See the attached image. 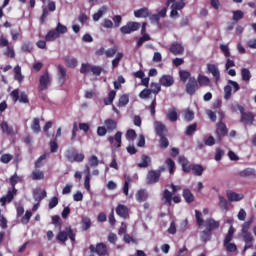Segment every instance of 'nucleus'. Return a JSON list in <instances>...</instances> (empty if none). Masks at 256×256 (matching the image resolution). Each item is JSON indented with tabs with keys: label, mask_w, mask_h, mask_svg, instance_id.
I'll list each match as a JSON object with an SVG mask.
<instances>
[{
	"label": "nucleus",
	"mask_w": 256,
	"mask_h": 256,
	"mask_svg": "<svg viewBox=\"0 0 256 256\" xmlns=\"http://www.w3.org/2000/svg\"><path fill=\"white\" fill-rule=\"evenodd\" d=\"M178 163L181 165L184 173H191L192 171L193 175L196 177H201L203 171H205V168L200 164H189V160H187L185 156H179Z\"/></svg>",
	"instance_id": "obj_1"
},
{
	"label": "nucleus",
	"mask_w": 256,
	"mask_h": 256,
	"mask_svg": "<svg viewBox=\"0 0 256 256\" xmlns=\"http://www.w3.org/2000/svg\"><path fill=\"white\" fill-rule=\"evenodd\" d=\"M146 41H151V36L149 34H142V37L137 41V47H141Z\"/></svg>",
	"instance_id": "obj_59"
},
{
	"label": "nucleus",
	"mask_w": 256,
	"mask_h": 256,
	"mask_svg": "<svg viewBox=\"0 0 256 256\" xmlns=\"http://www.w3.org/2000/svg\"><path fill=\"white\" fill-rule=\"evenodd\" d=\"M59 81L65 83L67 81V70L62 65H58Z\"/></svg>",
	"instance_id": "obj_39"
},
{
	"label": "nucleus",
	"mask_w": 256,
	"mask_h": 256,
	"mask_svg": "<svg viewBox=\"0 0 256 256\" xmlns=\"http://www.w3.org/2000/svg\"><path fill=\"white\" fill-rule=\"evenodd\" d=\"M88 163H89L90 167H98L99 166V158H97L96 155H92L88 159Z\"/></svg>",
	"instance_id": "obj_62"
},
{
	"label": "nucleus",
	"mask_w": 256,
	"mask_h": 256,
	"mask_svg": "<svg viewBox=\"0 0 256 256\" xmlns=\"http://www.w3.org/2000/svg\"><path fill=\"white\" fill-rule=\"evenodd\" d=\"M223 247H225L226 251L228 253H235L237 251V244L236 243H228V244H223Z\"/></svg>",
	"instance_id": "obj_54"
},
{
	"label": "nucleus",
	"mask_w": 256,
	"mask_h": 256,
	"mask_svg": "<svg viewBox=\"0 0 256 256\" xmlns=\"http://www.w3.org/2000/svg\"><path fill=\"white\" fill-rule=\"evenodd\" d=\"M162 87H171L175 84V79L171 75H163L159 80Z\"/></svg>",
	"instance_id": "obj_19"
},
{
	"label": "nucleus",
	"mask_w": 256,
	"mask_h": 256,
	"mask_svg": "<svg viewBox=\"0 0 256 256\" xmlns=\"http://www.w3.org/2000/svg\"><path fill=\"white\" fill-rule=\"evenodd\" d=\"M199 91V83L197 82V79L193 76L189 78L187 84H186V93L188 95H195Z\"/></svg>",
	"instance_id": "obj_11"
},
{
	"label": "nucleus",
	"mask_w": 256,
	"mask_h": 256,
	"mask_svg": "<svg viewBox=\"0 0 256 256\" xmlns=\"http://www.w3.org/2000/svg\"><path fill=\"white\" fill-rule=\"evenodd\" d=\"M75 232L73 231V228H71V226H67L65 228V231H60L57 236L56 239L57 241H60V243H65L67 241V239H70V241L72 243H75Z\"/></svg>",
	"instance_id": "obj_2"
},
{
	"label": "nucleus",
	"mask_w": 256,
	"mask_h": 256,
	"mask_svg": "<svg viewBox=\"0 0 256 256\" xmlns=\"http://www.w3.org/2000/svg\"><path fill=\"white\" fill-rule=\"evenodd\" d=\"M151 90L149 88H145L143 89L140 93H139V98L140 99H149L151 97Z\"/></svg>",
	"instance_id": "obj_57"
},
{
	"label": "nucleus",
	"mask_w": 256,
	"mask_h": 256,
	"mask_svg": "<svg viewBox=\"0 0 256 256\" xmlns=\"http://www.w3.org/2000/svg\"><path fill=\"white\" fill-rule=\"evenodd\" d=\"M166 117L168 120L171 121V123H175V121H177V119H179L177 110H175V108H171L170 110H168Z\"/></svg>",
	"instance_id": "obj_38"
},
{
	"label": "nucleus",
	"mask_w": 256,
	"mask_h": 256,
	"mask_svg": "<svg viewBox=\"0 0 256 256\" xmlns=\"http://www.w3.org/2000/svg\"><path fill=\"white\" fill-rule=\"evenodd\" d=\"M242 81L249 83L251 81V71L248 68L241 69Z\"/></svg>",
	"instance_id": "obj_43"
},
{
	"label": "nucleus",
	"mask_w": 256,
	"mask_h": 256,
	"mask_svg": "<svg viewBox=\"0 0 256 256\" xmlns=\"http://www.w3.org/2000/svg\"><path fill=\"white\" fill-rule=\"evenodd\" d=\"M163 199H165V203L171 207L172 203H181V197L179 196H174L169 189H165L163 192Z\"/></svg>",
	"instance_id": "obj_13"
},
{
	"label": "nucleus",
	"mask_w": 256,
	"mask_h": 256,
	"mask_svg": "<svg viewBox=\"0 0 256 256\" xmlns=\"http://www.w3.org/2000/svg\"><path fill=\"white\" fill-rule=\"evenodd\" d=\"M122 135H123V133H121V131H118V132H116L114 137L109 136L108 141H109L110 145H113L116 142V144H115L116 149H118V147H121V143H122L121 137H122Z\"/></svg>",
	"instance_id": "obj_21"
},
{
	"label": "nucleus",
	"mask_w": 256,
	"mask_h": 256,
	"mask_svg": "<svg viewBox=\"0 0 256 256\" xmlns=\"http://www.w3.org/2000/svg\"><path fill=\"white\" fill-rule=\"evenodd\" d=\"M239 176L243 178L256 177V171L253 168H246L239 172Z\"/></svg>",
	"instance_id": "obj_32"
},
{
	"label": "nucleus",
	"mask_w": 256,
	"mask_h": 256,
	"mask_svg": "<svg viewBox=\"0 0 256 256\" xmlns=\"http://www.w3.org/2000/svg\"><path fill=\"white\" fill-rule=\"evenodd\" d=\"M20 181H21V178L17 175V173H15L14 175H12L10 177L9 183H10L12 189H14V193H17L15 185H17V183H19Z\"/></svg>",
	"instance_id": "obj_44"
},
{
	"label": "nucleus",
	"mask_w": 256,
	"mask_h": 256,
	"mask_svg": "<svg viewBox=\"0 0 256 256\" xmlns=\"http://www.w3.org/2000/svg\"><path fill=\"white\" fill-rule=\"evenodd\" d=\"M116 214L118 217H121V219H129V207H127L125 204H118L116 209Z\"/></svg>",
	"instance_id": "obj_15"
},
{
	"label": "nucleus",
	"mask_w": 256,
	"mask_h": 256,
	"mask_svg": "<svg viewBox=\"0 0 256 256\" xmlns=\"http://www.w3.org/2000/svg\"><path fill=\"white\" fill-rule=\"evenodd\" d=\"M242 239L245 243L242 253H247L248 249H253V241H255V238L253 237V234H247L243 235Z\"/></svg>",
	"instance_id": "obj_16"
},
{
	"label": "nucleus",
	"mask_w": 256,
	"mask_h": 256,
	"mask_svg": "<svg viewBox=\"0 0 256 256\" xmlns=\"http://www.w3.org/2000/svg\"><path fill=\"white\" fill-rule=\"evenodd\" d=\"M200 239L204 243H207V241H211V231H209V230L202 231Z\"/></svg>",
	"instance_id": "obj_53"
},
{
	"label": "nucleus",
	"mask_w": 256,
	"mask_h": 256,
	"mask_svg": "<svg viewBox=\"0 0 256 256\" xmlns=\"http://www.w3.org/2000/svg\"><path fill=\"white\" fill-rule=\"evenodd\" d=\"M165 164L169 169L170 175H173V173H175V161H173V159L171 158H167Z\"/></svg>",
	"instance_id": "obj_52"
},
{
	"label": "nucleus",
	"mask_w": 256,
	"mask_h": 256,
	"mask_svg": "<svg viewBox=\"0 0 256 256\" xmlns=\"http://www.w3.org/2000/svg\"><path fill=\"white\" fill-rule=\"evenodd\" d=\"M208 73L214 77V81L217 85L219 81H221V72L219 71V67L215 64H207Z\"/></svg>",
	"instance_id": "obj_14"
},
{
	"label": "nucleus",
	"mask_w": 256,
	"mask_h": 256,
	"mask_svg": "<svg viewBox=\"0 0 256 256\" xmlns=\"http://www.w3.org/2000/svg\"><path fill=\"white\" fill-rule=\"evenodd\" d=\"M245 17V13L241 10L233 11V21H241Z\"/></svg>",
	"instance_id": "obj_61"
},
{
	"label": "nucleus",
	"mask_w": 256,
	"mask_h": 256,
	"mask_svg": "<svg viewBox=\"0 0 256 256\" xmlns=\"http://www.w3.org/2000/svg\"><path fill=\"white\" fill-rule=\"evenodd\" d=\"M251 223H253V220H248L243 223L242 225V236L243 235H252L251 232H249V229H251Z\"/></svg>",
	"instance_id": "obj_45"
},
{
	"label": "nucleus",
	"mask_w": 256,
	"mask_h": 256,
	"mask_svg": "<svg viewBox=\"0 0 256 256\" xmlns=\"http://www.w3.org/2000/svg\"><path fill=\"white\" fill-rule=\"evenodd\" d=\"M121 59H123V53L119 52L117 53L115 59L112 60L113 69H116V67H119V63L121 62Z\"/></svg>",
	"instance_id": "obj_55"
},
{
	"label": "nucleus",
	"mask_w": 256,
	"mask_h": 256,
	"mask_svg": "<svg viewBox=\"0 0 256 256\" xmlns=\"http://www.w3.org/2000/svg\"><path fill=\"white\" fill-rule=\"evenodd\" d=\"M58 35H63L67 31V26L61 24V22H58L56 29H54Z\"/></svg>",
	"instance_id": "obj_60"
},
{
	"label": "nucleus",
	"mask_w": 256,
	"mask_h": 256,
	"mask_svg": "<svg viewBox=\"0 0 256 256\" xmlns=\"http://www.w3.org/2000/svg\"><path fill=\"white\" fill-rule=\"evenodd\" d=\"M196 223L198 227H203L205 220L203 219V213L199 210H195Z\"/></svg>",
	"instance_id": "obj_47"
},
{
	"label": "nucleus",
	"mask_w": 256,
	"mask_h": 256,
	"mask_svg": "<svg viewBox=\"0 0 256 256\" xmlns=\"http://www.w3.org/2000/svg\"><path fill=\"white\" fill-rule=\"evenodd\" d=\"M237 107L241 113V123L244 125H253V121H255V114H253V112H245V108L241 105H237Z\"/></svg>",
	"instance_id": "obj_7"
},
{
	"label": "nucleus",
	"mask_w": 256,
	"mask_h": 256,
	"mask_svg": "<svg viewBox=\"0 0 256 256\" xmlns=\"http://www.w3.org/2000/svg\"><path fill=\"white\" fill-rule=\"evenodd\" d=\"M235 235V228L233 226H230L228 233L226 234L223 245H226L228 243H231L233 241V237Z\"/></svg>",
	"instance_id": "obj_35"
},
{
	"label": "nucleus",
	"mask_w": 256,
	"mask_h": 256,
	"mask_svg": "<svg viewBox=\"0 0 256 256\" xmlns=\"http://www.w3.org/2000/svg\"><path fill=\"white\" fill-rule=\"evenodd\" d=\"M89 229H91V218L84 216L81 219V230L89 231Z\"/></svg>",
	"instance_id": "obj_33"
},
{
	"label": "nucleus",
	"mask_w": 256,
	"mask_h": 256,
	"mask_svg": "<svg viewBox=\"0 0 256 256\" xmlns=\"http://www.w3.org/2000/svg\"><path fill=\"white\" fill-rule=\"evenodd\" d=\"M61 35L56 30H50L45 36V41L53 42L56 41V39H59Z\"/></svg>",
	"instance_id": "obj_31"
},
{
	"label": "nucleus",
	"mask_w": 256,
	"mask_h": 256,
	"mask_svg": "<svg viewBox=\"0 0 256 256\" xmlns=\"http://www.w3.org/2000/svg\"><path fill=\"white\" fill-rule=\"evenodd\" d=\"M116 96H117V92L115 90H111L108 93V97L104 98V105H112L113 101H115Z\"/></svg>",
	"instance_id": "obj_41"
},
{
	"label": "nucleus",
	"mask_w": 256,
	"mask_h": 256,
	"mask_svg": "<svg viewBox=\"0 0 256 256\" xmlns=\"http://www.w3.org/2000/svg\"><path fill=\"white\" fill-rule=\"evenodd\" d=\"M241 89V86H239V83L233 80H228V84L224 87V99L226 101H229L232 97V91L233 93H237Z\"/></svg>",
	"instance_id": "obj_5"
},
{
	"label": "nucleus",
	"mask_w": 256,
	"mask_h": 256,
	"mask_svg": "<svg viewBox=\"0 0 256 256\" xmlns=\"http://www.w3.org/2000/svg\"><path fill=\"white\" fill-rule=\"evenodd\" d=\"M65 157L69 163H82V161H85V154L78 153L77 149L75 148L68 150Z\"/></svg>",
	"instance_id": "obj_4"
},
{
	"label": "nucleus",
	"mask_w": 256,
	"mask_h": 256,
	"mask_svg": "<svg viewBox=\"0 0 256 256\" xmlns=\"http://www.w3.org/2000/svg\"><path fill=\"white\" fill-rule=\"evenodd\" d=\"M196 81L200 85V87H209V85H211V79H209V77L202 74L198 75Z\"/></svg>",
	"instance_id": "obj_28"
},
{
	"label": "nucleus",
	"mask_w": 256,
	"mask_h": 256,
	"mask_svg": "<svg viewBox=\"0 0 256 256\" xmlns=\"http://www.w3.org/2000/svg\"><path fill=\"white\" fill-rule=\"evenodd\" d=\"M150 91L154 95H159V93H161V84L152 82L150 84Z\"/></svg>",
	"instance_id": "obj_49"
},
{
	"label": "nucleus",
	"mask_w": 256,
	"mask_h": 256,
	"mask_svg": "<svg viewBox=\"0 0 256 256\" xmlns=\"http://www.w3.org/2000/svg\"><path fill=\"white\" fill-rule=\"evenodd\" d=\"M141 29V23L139 22H128L126 25L120 28L122 35H129L135 31H139Z\"/></svg>",
	"instance_id": "obj_9"
},
{
	"label": "nucleus",
	"mask_w": 256,
	"mask_h": 256,
	"mask_svg": "<svg viewBox=\"0 0 256 256\" xmlns=\"http://www.w3.org/2000/svg\"><path fill=\"white\" fill-rule=\"evenodd\" d=\"M163 171H165V168H160L159 170H149L146 175V184L155 185V183H159L161 173H163Z\"/></svg>",
	"instance_id": "obj_3"
},
{
	"label": "nucleus",
	"mask_w": 256,
	"mask_h": 256,
	"mask_svg": "<svg viewBox=\"0 0 256 256\" xmlns=\"http://www.w3.org/2000/svg\"><path fill=\"white\" fill-rule=\"evenodd\" d=\"M160 147L161 149H167V147H169V139H167V137L164 136H160Z\"/></svg>",
	"instance_id": "obj_64"
},
{
	"label": "nucleus",
	"mask_w": 256,
	"mask_h": 256,
	"mask_svg": "<svg viewBox=\"0 0 256 256\" xmlns=\"http://www.w3.org/2000/svg\"><path fill=\"white\" fill-rule=\"evenodd\" d=\"M33 197L35 201L41 203L45 197H47V191L43 190L41 193L39 191L34 192Z\"/></svg>",
	"instance_id": "obj_46"
},
{
	"label": "nucleus",
	"mask_w": 256,
	"mask_h": 256,
	"mask_svg": "<svg viewBox=\"0 0 256 256\" xmlns=\"http://www.w3.org/2000/svg\"><path fill=\"white\" fill-rule=\"evenodd\" d=\"M0 127L2 129V132L6 133V135H13V128L9 126V123L7 121H2Z\"/></svg>",
	"instance_id": "obj_42"
},
{
	"label": "nucleus",
	"mask_w": 256,
	"mask_h": 256,
	"mask_svg": "<svg viewBox=\"0 0 256 256\" xmlns=\"http://www.w3.org/2000/svg\"><path fill=\"white\" fill-rule=\"evenodd\" d=\"M195 131H197V123H194V124H191V125L187 126L186 130H185V133H186V135L191 137V135H193V133H195Z\"/></svg>",
	"instance_id": "obj_56"
},
{
	"label": "nucleus",
	"mask_w": 256,
	"mask_h": 256,
	"mask_svg": "<svg viewBox=\"0 0 256 256\" xmlns=\"http://www.w3.org/2000/svg\"><path fill=\"white\" fill-rule=\"evenodd\" d=\"M45 159H47V153H44L35 161V169H41V167H43V161H45Z\"/></svg>",
	"instance_id": "obj_51"
},
{
	"label": "nucleus",
	"mask_w": 256,
	"mask_h": 256,
	"mask_svg": "<svg viewBox=\"0 0 256 256\" xmlns=\"http://www.w3.org/2000/svg\"><path fill=\"white\" fill-rule=\"evenodd\" d=\"M64 63L69 67V69H75L79 62L74 57H66L64 58Z\"/></svg>",
	"instance_id": "obj_37"
},
{
	"label": "nucleus",
	"mask_w": 256,
	"mask_h": 256,
	"mask_svg": "<svg viewBox=\"0 0 256 256\" xmlns=\"http://www.w3.org/2000/svg\"><path fill=\"white\" fill-rule=\"evenodd\" d=\"M179 75L182 83H187V80L189 81V79L191 78V73L189 71L180 70Z\"/></svg>",
	"instance_id": "obj_50"
},
{
	"label": "nucleus",
	"mask_w": 256,
	"mask_h": 256,
	"mask_svg": "<svg viewBox=\"0 0 256 256\" xmlns=\"http://www.w3.org/2000/svg\"><path fill=\"white\" fill-rule=\"evenodd\" d=\"M53 81V78L49 74L48 71H46L43 75L39 78V91H46V89H49V85H51V82Z\"/></svg>",
	"instance_id": "obj_8"
},
{
	"label": "nucleus",
	"mask_w": 256,
	"mask_h": 256,
	"mask_svg": "<svg viewBox=\"0 0 256 256\" xmlns=\"http://www.w3.org/2000/svg\"><path fill=\"white\" fill-rule=\"evenodd\" d=\"M149 199V193H147V190L145 189H140L136 192V201L138 203H143Z\"/></svg>",
	"instance_id": "obj_24"
},
{
	"label": "nucleus",
	"mask_w": 256,
	"mask_h": 256,
	"mask_svg": "<svg viewBox=\"0 0 256 256\" xmlns=\"http://www.w3.org/2000/svg\"><path fill=\"white\" fill-rule=\"evenodd\" d=\"M206 231H215V229H219L221 223L213 218H208L205 220Z\"/></svg>",
	"instance_id": "obj_17"
},
{
	"label": "nucleus",
	"mask_w": 256,
	"mask_h": 256,
	"mask_svg": "<svg viewBox=\"0 0 256 256\" xmlns=\"http://www.w3.org/2000/svg\"><path fill=\"white\" fill-rule=\"evenodd\" d=\"M91 68H92L91 64L82 63L80 68V73H82V75H87V73L91 71Z\"/></svg>",
	"instance_id": "obj_63"
},
{
	"label": "nucleus",
	"mask_w": 256,
	"mask_h": 256,
	"mask_svg": "<svg viewBox=\"0 0 256 256\" xmlns=\"http://www.w3.org/2000/svg\"><path fill=\"white\" fill-rule=\"evenodd\" d=\"M30 179L32 181H43L45 179V172L39 168H35L30 174Z\"/></svg>",
	"instance_id": "obj_20"
},
{
	"label": "nucleus",
	"mask_w": 256,
	"mask_h": 256,
	"mask_svg": "<svg viewBox=\"0 0 256 256\" xmlns=\"http://www.w3.org/2000/svg\"><path fill=\"white\" fill-rule=\"evenodd\" d=\"M170 53L173 55H183L185 48L181 44H172L169 49Z\"/></svg>",
	"instance_id": "obj_25"
},
{
	"label": "nucleus",
	"mask_w": 256,
	"mask_h": 256,
	"mask_svg": "<svg viewBox=\"0 0 256 256\" xmlns=\"http://www.w3.org/2000/svg\"><path fill=\"white\" fill-rule=\"evenodd\" d=\"M226 196L228 201L231 202L243 201V199H245V196L243 194H238L236 192H233V190H228L226 192Z\"/></svg>",
	"instance_id": "obj_18"
},
{
	"label": "nucleus",
	"mask_w": 256,
	"mask_h": 256,
	"mask_svg": "<svg viewBox=\"0 0 256 256\" xmlns=\"http://www.w3.org/2000/svg\"><path fill=\"white\" fill-rule=\"evenodd\" d=\"M10 97L12 98L14 103H17V101H19V103H24V105L29 104V96L25 91L20 92L19 89H14L10 93Z\"/></svg>",
	"instance_id": "obj_6"
},
{
	"label": "nucleus",
	"mask_w": 256,
	"mask_h": 256,
	"mask_svg": "<svg viewBox=\"0 0 256 256\" xmlns=\"http://www.w3.org/2000/svg\"><path fill=\"white\" fill-rule=\"evenodd\" d=\"M218 199V207H220L221 211H229V201L223 196H219Z\"/></svg>",
	"instance_id": "obj_34"
},
{
	"label": "nucleus",
	"mask_w": 256,
	"mask_h": 256,
	"mask_svg": "<svg viewBox=\"0 0 256 256\" xmlns=\"http://www.w3.org/2000/svg\"><path fill=\"white\" fill-rule=\"evenodd\" d=\"M155 132L158 135V137H163L165 136V133H167V127H165V124H163L162 122H156Z\"/></svg>",
	"instance_id": "obj_27"
},
{
	"label": "nucleus",
	"mask_w": 256,
	"mask_h": 256,
	"mask_svg": "<svg viewBox=\"0 0 256 256\" xmlns=\"http://www.w3.org/2000/svg\"><path fill=\"white\" fill-rule=\"evenodd\" d=\"M89 250L91 253H97L98 256H109L107 245H105V243H98L96 246L91 244Z\"/></svg>",
	"instance_id": "obj_10"
},
{
	"label": "nucleus",
	"mask_w": 256,
	"mask_h": 256,
	"mask_svg": "<svg viewBox=\"0 0 256 256\" xmlns=\"http://www.w3.org/2000/svg\"><path fill=\"white\" fill-rule=\"evenodd\" d=\"M182 197L188 204L193 203V201H195V195H193V192H191L189 188L183 190Z\"/></svg>",
	"instance_id": "obj_29"
},
{
	"label": "nucleus",
	"mask_w": 256,
	"mask_h": 256,
	"mask_svg": "<svg viewBox=\"0 0 256 256\" xmlns=\"http://www.w3.org/2000/svg\"><path fill=\"white\" fill-rule=\"evenodd\" d=\"M149 16V8H140L136 11H134V17L147 19Z\"/></svg>",
	"instance_id": "obj_30"
},
{
	"label": "nucleus",
	"mask_w": 256,
	"mask_h": 256,
	"mask_svg": "<svg viewBox=\"0 0 256 256\" xmlns=\"http://www.w3.org/2000/svg\"><path fill=\"white\" fill-rule=\"evenodd\" d=\"M21 51H23V53H31V51H33L31 42H24L21 46Z\"/></svg>",
	"instance_id": "obj_58"
},
{
	"label": "nucleus",
	"mask_w": 256,
	"mask_h": 256,
	"mask_svg": "<svg viewBox=\"0 0 256 256\" xmlns=\"http://www.w3.org/2000/svg\"><path fill=\"white\" fill-rule=\"evenodd\" d=\"M15 195H17V192H15L14 189L9 190L6 194V196H3L0 198V203L2 205H5L6 203H11V201H13V199H15Z\"/></svg>",
	"instance_id": "obj_22"
},
{
	"label": "nucleus",
	"mask_w": 256,
	"mask_h": 256,
	"mask_svg": "<svg viewBox=\"0 0 256 256\" xmlns=\"http://www.w3.org/2000/svg\"><path fill=\"white\" fill-rule=\"evenodd\" d=\"M31 129L33 133L39 134L41 133V124L39 118H34L31 123Z\"/></svg>",
	"instance_id": "obj_40"
},
{
	"label": "nucleus",
	"mask_w": 256,
	"mask_h": 256,
	"mask_svg": "<svg viewBox=\"0 0 256 256\" xmlns=\"http://www.w3.org/2000/svg\"><path fill=\"white\" fill-rule=\"evenodd\" d=\"M229 130L227 129V125L220 121L216 125L215 134L217 135V141H221L222 137H227Z\"/></svg>",
	"instance_id": "obj_12"
},
{
	"label": "nucleus",
	"mask_w": 256,
	"mask_h": 256,
	"mask_svg": "<svg viewBox=\"0 0 256 256\" xmlns=\"http://www.w3.org/2000/svg\"><path fill=\"white\" fill-rule=\"evenodd\" d=\"M104 127L106 128V130L108 131V133H113V131H115V129H117V121L108 118L104 121Z\"/></svg>",
	"instance_id": "obj_23"
},
{
	"label": "nucleus",
	"mask_w": 256,
	"mask_h": 256,
	"mask_svg": "<svg viewBox=\"0 0 256 256\" xmlns=\"http://www.w3.org/2000/svg\"><path fill=\"white\" fill-rule=\"evenodd\" d=\"M129 104V94H123L119 97L118 107H125Z\"/></svg>",
	"instance_id": "obj_48"
},
{
	"label": "nucleus",
	"mask_w": 256,
	"mask_h": 256,
	"mask_svg": "<svg viewBox=\"0 0 256 256\" xmlns=\"http://www.w3.org/2000/svg\"><path fill=\"white\" fill-rule=\"evenodd\" d=\"M150 165H151V158L148 155L143 154L141 156V162L137 164V167H139V169H147V167H149Z\"/></svg>",
	"instance_id": "obj_26"
},
{
	"label": "nucleus",
	"mask_w": 256,
	"mask_h": 256,
	"mask_svg": "<svg viewBox=\"0 0 256 256\" xmlns=\"http://www.w3.org/2000/svg\"><path fill=\"white\" fill-rule=\"evenodd\" d=\"M108 8L107 6H102L97 13H94L92 16L93 21H99V19H101V17H103L105 15V13H107Z\"/></svg>",
	"instance_id": "obj_36"
}]
</instances>
